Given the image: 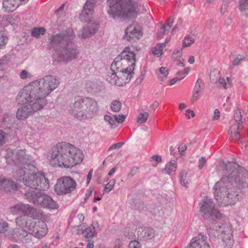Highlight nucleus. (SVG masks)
Masks as SVG:
<instances>
[{
  "label": "nucleus",
  "instance_id": "50",
  "mask_svg": "<svg viewBox=\"0 0 248 248\" xmlns=\"http://www.w3.org/2000/svg\"><path fill=\"white\" fill-rule=\"evenodd\" d=\"M127 248H141V246L139 241L133 240L130 242Z\"/></svg>",
  "mask_w": 248,
  "mask_h": 248
},
{
  "label": "nucleus",
  "instance_id": "33",
  "mask_svg": "<svg viewBox=\"0 0 248 248\" xmlns=\"http://www.w3.org/2000/svg\"><path fill=\"white\" fill-rule=\"evenodd\" d=\"M104 119L108 123L111 129H114L118 126L116 124V120L114 115L106 114L104 116Z\"/></svg>",
  "mask_w": 248,
  "mask_h": 248
},
{
  "label": "nucleus",
  "instance_id": "28",
  "mask_svg": "<svg viewBox=\"0 0 248 248\" xmlns=\"http://www.w3.org/2000/svg\"><path fill=\"white\" fill-rule=\"evenodd\" d=\"M177 168V163L175 160H170L165 165L164 171L166 173L171 175L175 174Z\"/></svg>",
  "mask_w": 248,
  "mask_h": 248
},
{
  "label": "nucleus",
  "instance_id": "25",
  "mask_svg": "<svg viewBox=\"0 0 248 248\" xmlns=\"http://www.w3.org/2000/svg\"><path fill=\"white\" fill-rule=\"evenodd\" d=\"M119 75L118 74V70L116 69L112 68V64L111 65V71L108 74V77L107 80L108 82L112 85H115L117 86H120L119 83Z\"/></svg>",
  "mask_w": 248,
  "mask_h": 248
},
{
  "label": "nucleus",
  "instance_id": "37",
  "mask_svg": "<svg viewBox=\"0 0 248 248\" xmlns=\"http://www.w3.org/2000/svg\"><path fill=\"white\" fill-rule=\"evenodd\" d=\"M218 82V83L225 89L229 88L232 86V80L229 77L227 78L226 79L220 78H219Z\"/></svg>",
  "mask_w": 248,
  "mask_h": 248
},
{
  "label": "nucleus",
  "instance_id": "23",
  "mask_svg": "<svg viewBox=\"0 0 248 248\" xmlns=\"http://www.w3.org/2000/svg\"><path fill=\"white\" fill-rule=\"evenodd\" d=\"M187 248H210V246L203 236L193 239Z\"/></svg>",
  "mask_w": 248,
  "mask_h": 248
},
{
  "label": "nucleus",
  "instance_id": "29",
  "mask_svg": "<svg viewBox=\"0 0 248 248\" xmlns=\"http://www.w3.org/2000/svg\"><path fill=\"white\" fill-rule=\"evenodd\" d=\"M12 115L9 113H5L0 116V122L1 123L0 126L2 127H9V124L12 122Z\"/></svg>",
  "mask_w": 248,
  "mask_h": 248
},
{
  "label": "nucleus",
  "instance_id": "10",
  "mask_svg": "<svg viewBox=\"0 0 248 248\" xmlns=\"http://www.w3.org/2000/svg\"><path fill=\"white\" fill-rule=\"evenodd\" d=\"M26 198L30 202L36 205L49 209H56L58 208L57 202L47 195L40 191H27L25 193Z\"/></svg>",
  "mask_w": 248,
  "mask_h": 248
},
{
  "label": "nucleus",
  "instance_id": "52",
  "mask_svg": "<svg viewBox=\"0 0 248 248\" xmlns=\"http://www.w3.org/2000/svg\"><path fill=\"white\" fill-rule=\"evenodd\" d=\"M116 120V124L122 123L124 122L125 116L124 115H114Z\"/></svg>",
  "mask_w": 248,
  "mask_h": 248
},
{
  "label": "nucleus",
  "instance_id": "61",
  "mask_svg": "<svg viewBox=\"0 0 248 248\" xmlns=\"http://www.w3.org/2000/svg\"><path fill=\"white\" fill-rule=\"evenodd\" d=\"M93 173V170H90L88 172V175H87V184H89V183L92 178Z\"/></svg>",
  "mask_w": 248,
  "mask_h": 248
},
{
  "label": "nucleus",
  "instance_id": "36",
  "mask_svg": "<svg viewBox=\"0 0 248 248\" xmlns=\"http://www.w3.org/2000/svg\"><path fill=\"white\" fill-rule=\"evenodd\" d=\"M165 46L166 44L165 43L158 44L153 48V54L157 57L161 56L163 53V48Z\"/></svg>",
  "mask_w": 248,
  "mask_h": 248
},
{
  "label": "nucleus",
  "instance_id": "22",
  "mask_svg": "<svg viewBox=\"0 0 248 248\" xmlns=\"http://www.w3.org/2000/svg\"><path fill=\"white\" fill-rule=\"evenodd\" d=\"M30 209V205L29 204L19 203L13 206L10 208V212L14 215L23 214L27 215Z\"/></svg>",
  "mask_w": 248,
  "mask_h": 248
},
{
  "label": "nucleus",
  "instance_id": "53",
  "mask_svg": "<svg viewBox=\"0 0 248 248\" xmlns=\"http://www.w3.org/2000/svg\"><path fill=\"white\" fill-rule=\"evenodd\" d=\"M124 144V142H120L117 143L116 144L112 145L111 146L109 147L108 150L109 151H112L113 150L118 149L121 148Z\"/></svg>",
  "mask_w": 248,
  "mask_h": 248
},
{
  "label": "nucleus",
  "instance_id": "32",
  "mask_svg": "<svg viewBox=\"0 0 248 248\" xmlns=\"http://www.w3.org/2000/svg\"><path fill=\"white\" fill-rule=\"evenodd\" d=\"M18 76L19 78L23 80H30L33 78L32 72L28 69L21 70Z\"/></svg>",
  "mask_w": 248,
  "mask_h": 248
},
{
  "label": "nucleus",
  "instance_id": "39",
  "mask_svg": "<svg viewBox=\"0 0 248 248\" xmlns=\"http://www.w3.org/2000/svg\"><path fill=\"white\" fill-rule=\"evenodd\" d=\"M122 107V104L118 100H113L111 104V109L113 112H118L120 110Z\"/></svg>",
  "mask_w": 248,
  "mask_h": 248
},
{
  "label": "nucleus",
  "instance_id": "57",
  "mask_svg": "<svg viewBox=\"0 0 248 248\" xmlns=\"http://www.w3.org/2000/svg\"><path fill=\"white\" fill-rule=\"evenodd\" d=\"M180 81H181V78H179L178 77H176L175 78L171 79L169 81V85L172 86L175 84L176 83L179 82Z\"/></svg>",
  "mask_w": 248,
  "mask_h": 248
},
{
  "label": "nucleus",
  "instance_id": "16",
  "mask_svg": "<svg viewBox=\"0 0 248 248\" xmlns=\"http://www.w3.org/2000/svg\"><path fill=\"white\" fill-rule=\"evenodd\" d=\"M47 231L46 224L44 221H39L34 225L29 227L28 233H31L36 237L40 238L45 236Z\"/></svg>",
  "mask_w": 248,
  "mask_h": 248
},
{
  "label": "nucleus",
  "instance_id": "30",
  "mask_svg": "<svg viewBox=\"0 0 248 248\" xmlns=\"http://www.w3.org/2000/svg\"><path fill=\"white\" fill-rule=\"evenodd\" d=\"M27 215L31 216V218L33 220L35 219H42L44 217V215L42 211L32 208L30 206L29 211Z\"/></svg>",
  "mask_w": 248,
  "mask_h": 248
},
{
  "label": "nucleus",
  "instance_id": "40",
  "mask_svg": "<svg viewBox=\"0 0 248 248\" xmlns=\"http://www.w3.org/2000/svg\"><path fill=\"white\" fill-rule=\"evenodd\" d=\"M195 41L194 38L191 35L185 37L183 41V46L187 47L191 45Z\"/></svg>",
  "mask_w": 248,
  "mask_h": 248
},
{
  "label": "nucleus",
  "instance_id": "42",
  "mask_svg": "<svg viewBox=\"0 0 248 248\" xmlns=\"http://www.w3.org/2000/svg\"><path fill=\"white\" fill-rule=\"evenodd\" d=\"M234 119L236 123V124L240 125H241L245 120L244 118H242L241 112L239 109L235 111L234 114Z\"/></svg>",
  "mask_w": 248,
  "mask_h": 248
},
{
  "label": "nucleus",
  "instance_id": "55",
  "mask_svg": "<svg viewBox=\"0 0 248 248\" xmlns=\"http://www.w3.org/2000/svg\"><path fill=\"white\" fill-rule=\"evenodd\" d=\"M185 115L186 118L189 119L191 117H194L195 116V113L193 110L188 109L186 111Z\"/></svg>",
  "mask_w": 248,
  "mask_h": 248
},
{
  "label": "nucleus",
  "instance_id": "54",
  "mask_svg": "<svg viewBox=\"0 0 248 248\" xmlns=\"http://www.w3.org/2000/svg\"><path fill=\"white\" fill-rule=\"evenodd\" d=\"M206 162V159L205 157H202L199 159V162H198V163H199L198 167H199V169L201 170L203 168Z\"/></svg>",
  "mask_w": 248,
  "mask_h": 248
},
{
  "label": "nucleus",
  "instance_id": "45",
  "mask_svg": "<svg viewBox=\"0 0 248 248\" xmlns=\"http://www.w3.org/2000/svg\"><path fill=\"white\" fill-rule=\"evenodd\" d=\"M95 231L92 229L91 227L86 228L83 232V233L86 237L88 239H92L93 236L95 234Z\"/></svg>",
  "mask_w": 248,
  "mask_h": 248
},
{
  "label": "nucleus",
  "instance_id": "2",
  "mask_svg": "<svg viewBox=\"0 0 248 248\" xmlns=\"http://www.w3.org/2000/svg\"><path fill=\"white\" fill-rule=\"evenodd\" d=\"M224 176L217 182L213 188L214 197L221 206L233 205L238 201L240 188L246 186L244 179L247 170L236 164L228 162L223 170Z\"/></svg>",
  "mask_w": 248,
  "mask_h": 248
},
{
  "label": "nucleus",
  "instance_id": "64",
  "mask_svg": "<svg viewBox=\"0 0 248 248\" xmlns=\"http://www.w3.org/2000/svg\"><path fill=\"white\" fill-rule=\"evenodd\" d=\"M153 160L156 161L157 162H160L161 161V157L158 155H155L152 156Z\"/></svg>",
  "mask_w": 248,
  "mask_h": 248
},
{
  "label": "nucleus",
  "instance_id": "18",
  "mask_svg": "<svg viewBox=\"0 0 248 248\" xmlns=\"http://www.w3.org/2000/svg\"><path fill=\"white\" fill-rule=\"evenodd\" d=\"M204 91V84L201 78H198L195 82L191 98V101L195 103L202 96Z\"/></svg>",
  "mask_w": 248,
  "mask_h": 248
},
{
  "label": "nucleus",
  "instance_id": "59",
  "mask_svg": "<svg viewBox=\"0 0 248 248\" xmlns=\"http://www.w3.org/2000/svg\"><path fill=\"white\" fill-rule=\"evenodd\" d=\"M6 63V60L4 58H1L0 59V72L2 71L4 69V65ZM1 76L0 75V78H1Z\"/></svg>",
  "mask_w": 248,
  "mask_h": 248
},
{
  "label": "nucleus",
  "instance_id": "62",
  "mask_svg": "<svg viewBox=\"0 0 248 248\" xmlns=\"http://www.w3.org/2000/svg\"><path fill=\"white\" fill-rule=\"evenodd\" d=\"M124 243L120 240L116 241V245L114 248H123Z\"/></svg>",
  "mask_w": 248,
  "mask_h": 248
},
{
  "label": "nucleus",
  "instance_id": "48",
  "mask_svg": "<svg viewBox=\"0 0 248 248\" xmlns=\"http://www.w3.org/2000/svg\"><path fill=\"white\" fill-rule=\"evenodd\" d=\"M190 71L189 67H186L183 70L180 71L178 72L177 74L178 76V78H181V80L185 78L188 74Z\"/></svg>",
  "mask_w": 248,
  "mask_h": 248
},
{
  "label": "nucleus",
  "instance_id": "8",
  "mask_svg": "<svg viewBox=\"0 0 248 248\" xmlns=\"http://www.w3.org/2000/svg\"><path fill=\"white\" fill-rule=\"evenodd\" d=\"M136 63V54L129 46L125 47L123 51L117 56L112 63V68L121 67L128 68L133 71Z\"/></svg>",
  "mask_w": 248,
  "mask_h": 248
},
{
  "label": "nucleus",
  "instance_id": "44",
  "mask_svg": "<svg viewBox=\"0 0 248 248\" xmlns=\"http://www.w3.org/2000/svg\"><path fill=\"white\" fill-rule=\"evenodd\" d=\"M182 55V48H177L174 50L171 58L174 61H177L181 59Z\"/></svg>",
  "mask_w": 248,
  "mask_h": 248
},
{
  "label": "nucleus",
  "instance_id": "26",
  "mask_svg": "<svg viewBox=\"0 0 248 248\" xmlns=\"http://www.w3.org/2000/svg\"><path fill=\"white\" fill-rule=\"evenodd\" d=\"M174 18L173 16L170 17L167 21V23L160 29V31L157 34V38L161 39L163 36L169 33L170 28L174 22Z\"/></svg>",
  "mask_w": 248,
  "mask_h": 248
},
{
  "label": "nucleus",
  "instance_id": "20",
  "mask_svg": "<svg viewBox=\"0 0 248 248\" xmlns=\"http://www.w3.org/2000/svg\"><path fill=\"white\" fill-rule=\"evenodd\" d=\"M118 70V74L119 75V83L120 86H124L130 80L133 71H130L128 68L121 67L119 69H116Z\"/></svg>",
  "mask_w": 248,
  "mask_h": 248
},
{
  "label": "nucleus",
  "instance_id": "47",
  "mask_svg": "<svg viewBox=\"0 0 248 248\" xmlns=\"http://www.w3.org/2000/svg\"><path fill=\"white\" fill-rule=\"evenodd\" d=\"M245 59V57L242 55H236L233 61H232V64L233 66H237L241 63V62Z\"/></svg>",
  "mask_w": 248,
  "mask_h": 248
},
{
  "label": "nucleus",
  "instance_id": "3",
  "mask_svg": "<svg viewBox=\"0 0 248 248\" xmlns=\"http://www.w3.org/2000/svg\"><path fill=\"white\" fill-rule=\"evenodd\" d=\"M29 157H26L24 150L13 151L10 149L7 150V162L10 163L12 160L16 168L14 177L17 180L22 181L25 185L32 188L28 191L48 189L49 186L48 180L43 173L38 171L33 165L27 163Z\"/></svg>",
  "mask_w": 248,
  "mask_h": 248
},
{
  "label": "nucleus",
  "instance_id": "46",
  "mask_svg": "<svg viewBox=\"0 0 248 248\" xmlns=\"http://www.w3.org/2000/svg\"><path fill=\"white\" fill-rule=\"evenodd\" d=\"M149 116V113L147 112L140 113L138 117L137 122L139 123L142 124L146 122Z\"/></svg>",
  "mask_w": 248,
  "mask_h": 248
},
{
  "label": "nucleus",
  "instance_id": "51",
  "mask_svg": "<svg viewBox=\"0 0 248 248\" xmlns=\"http://www.w3.org/2000/svg\"><path fill=\"white\" fill-rule=\"evenodd\" d=\"M6 136V133L3 130H0V146L5 143Z\"/></svg>",
  "mask_w": 248,
  "mask_h": 248
},
{
  "label": "nucleus",
  "instance_id": "4",
  "mask_svg": "<svg viewBox=\"0 0 248 248\" xmlns=\"http://www.w3.org/2000/svg\"><path fill=\"white\" fill-rule=\"evenodd\" d=\"M84 157L81 149L67 142L58 143L47 154L48 164L61 169H71L81 163Z\"/></svg>",
  "mask_w": 248,
  "mask_h": 248
},
{
  "label": "nucleus",
  "instance_id": "15",
  "mask_svg": "<svg viewBox=\"0 0 248 248\" xmlns=\"http://www.w3.org/2000/svg\"><path fill=\"white\" fill-rule=\"evenodd\" d=\"M221 238L225 248H232L233 244L232 238V230L231 225L228 223L221 227Z\"/></svg>",
  "mask_w": 248,
  "mask_h": 248
},
{
  "label": "nucleus",
  "instance_id": "21",
  "mask_svg": "<svg viewBox=\"0 0 248 248\" xmlns=\"http://www.w3.org/2000/svg\"><path fill=\"white\" fill-rule=\"evenodd\" d=\"M17 188L16 184L8 178L0 177V189L5 192H11Z\"/></svg>",
  "mask_w": 248,
  "mask_h": 248
},
{
  "label": "nucleus",
  "instance_id": "13",
  "mask_svg": "<svg viewBox=\"0 0 248 248\" xmlns=\"http://www.w3.org/2000/svg\"><path fill=\"white\" fill-rule=\"evenodd\" d=\"M136 230L137 234L140 235V237L148 239H151L155 236V232L153 229L151 228H143L138 226L136 225H130L126 228L125 235L129 238H132L135 235Z\"/></svg>",
  "mask_w": 248,
  "mask_h": 248
},
{
  "label": "nucleus",
  "instance_id": "35",
  "mask_svg": "<svg viewBox=\"0 0 248 248\" xmlns=\"http://www.w3.org/2000/svg\"><path fill=\"white\" fill-rule=\"evenodd\" d=\"M155 73L158 78H160L161 80H163L164 78L167 77L169 72L167 68L161 67L155 70Z\"/></svg>",
  "mask_w": 248,
  "mask_h": 248
},
{
  "label": "nucleus",
  "instance_id": "11",
  "mask_svg": "<svg viewBox=\"0 0 248 248\" xmlns=\"http://www.w3.org/2000/svg\"><path fill=\"white\" fill-rule=\"evenodd\" d=\"M77 183L69 176H62L59 178L54 186V190L60 195L70 194L76 189Z\"/></svg>",
  "mask_w": 248,
  "mask_h": 248
},
{
  "label": "nucleus",
  "instance_id": "49",
  "mask_svg": "<svg viewBox=\"0 0 248 248\" xmlns=\"http://www.w3.org/2000/svg\"><path fill=\"white\" fill-rule=\"evenodd\" d=\"M8 230V223L4 220L0 219V233L4 232Z\"/></svg>",
  "mask_w": 248,
  "mask_h": 248
},
{
  "label": "nucleus",
  "instance_id": "17",
  "mask_svg": "<svg viewBox=\"0 0 248 248\" xmlns=\"http://www.w3.org/2000/svg\"><path fill=\"white\" fill-rule=\"evenodd\" d=\"M125 36L127 40L139 39L142 36V32L140 26L131 25L125 31Z\"/></svg>",
  "mask_w": 248,
  "mask_h": 248
},
{
  "label": "nucleus",
  "instance_id": "24",
  "mask_svg": "<svg viewBox=\"0 0 248 248\" xmlns=\"http://www.w3.org/2000/svg\"><path fill=\"white\" fill-rule=\"evenodd\" d=\"M97 30L96 25L92 27H87L84 28L78 34V36L82 38H89L93 35Z\"/></svg>",
  "mask_w": 248,
  "mask_h": 248
},
{
  "label": "nucleus",
  "instance_id": "7",
  "mask_svg": "<svg viewBox=\"0 0 248 248\" xmlns=\"http://www.w3.org/2000/svg\"><path fill=\"white\" fill-rule=\"evenodd\" d=\"M108 13L114 19L133 18L137 16L135 4L130 0H108Z\"/></svg>",
  "mask_w": 248,
  "mask_h": 248
},
{
  "label": "nucleus",
  "instance_id": "1",
  "mask_svg": "<svg viewBox=\"0 0 248 248\" xmlns=\"http://www.w3.org/2000/svg\"><path fill=\"white\" fill-rule=\"evenodd\" d=\"M59 85L56 77L46 75L25 86L17 96L18 107L16 118L26 120L34 112L42 109L47 104L46 96Z\"/></svg>",
  "mask_w": 248,
  "mask_h": 248
},
{
  "label": "nucleus",
  "instance_id": "60",
  "mask_svg": "<svg viewBox=\"0 0 248 248\" xmlns=\"http://www.w3.org/2000/svg\"><path fill=\"white\" fill-rule=\"evenodd\" d=\"M186 149V146L185 144H182L180 145V146L178 147V151L180 153V154L182 155L183 152H184Z\"/></svg>",
  "mask_w": 248,
  "mask_h": 248
},
{
  "label": "nucleus",
  "instance_id": "27",
  "mask_svg": "<svg viewBox=\"0 0 248 248\" xmlns=\"http://www.w3.org/2000/svg\"><path fill=\"white\" fill-rule=\"evenodd\" d=\"M191 172L188 170H184L180 173V183L183 186H187L191 181Z\"/></svg>",
  "mask_w": 248,
  "mask_h": 248
},
{
  "label": "nucleus",
  "instance_id": "41",
  "mask_svg": "<svg viewBox=\"0 0 248 248\" xmlns=\"http://www.w3.org/2000/svg\"><path fill=\"white\" fill-rule=\"evenodd\" d=\"M45 30L44 28H34L31 31V34L36 38L40 37V35H44Z\"/></svg>",
  "mask_w": 248,
  "mask_h": 248
},
{
  "label": "nucleus",
  "instance_id": "6",
  "mask_svg": "<svg viewBox=\"0 0 248 248\" xmlns=\"http://www.w3.org/2000/svg\"><path fill=\"white\" fill-rule=\"evenodd\" d=\"M98 111V104L94 99L81 96L75 97L72 112L75 118L80 120H89L97 115Z\"/></svg>",
  "mask_w": 248,
  "mask_h": 248
},
{
  "label": "nucleus",
  "instance_id": "31",
  "mask_svg": "<svg viewBox=\"0 0 248 248\" xmlns=\"http://www.w3.org/2000/svg\"><path fill=\"white\" fill-rule=\"evenodd\" d=\"M240 124H234L231 126L229 130V133L231 138L234 140H238L239 138V132L238 130L240 127Z\"/></svg>",
  "mask_w": 248,
  "mask_h": 248
},
{
  "label": "nucleus",
  "instance_id": "5",
  "mask_svg": "<svg viewBox=\"0 0 248 248\" xmlns=\"http://www.w3.org/2000/svg\"><path fill=\"white\" fill-rule=\"evenodd\" d=\"M75 34L72 29L51 37L50 46L56 49L52 54L54 61L69 62L78 58L79 51L74 43Z\"/></svg>",
  "mask_w": 248,
  "mask_h": 248
},
{
  "label": "nucleus",
  "instance_id": "14",
  "mask_svg": "<svg viewBox=\"0 0 248 248\" xmlns=\"http://www.w3.org/2000/svg\"><path fill=\"white\" fill-rule=\"evenodd\" d=\"M96 0H87L79 18L81 21L90 22L93 18L94 15V8Z\"/></svg>",
  "mask_w": 248,
  "mask_h": 248
},
{
  "label": "nucleus",
  "instance_id": "43",
  "mask_svg": "<svg viewBox=\"0 0 248 248\" xmlns=\"http://www.w3.org/2000/svg\"><path fill=\"white\" fill-rule=\"evenodd\" d=\"M8 42V37L5 33L0 31V49H2Z\"/></svg>",
  "mask_w": 248,
  "mask_h": 248
},
{
  "label": "nucleus",
  "instance_id": "58",
  "mask_svg": "<svg viewBox=\"0 0 248 248\" xmlns=\"http://www.w3.org/2000/svg\"><path fill=\"white\" fill-rule=\"evenodd\" d=\"M220 117V112L217 109H216L214 110V115L213 116V119L216 120H218Z\"/></svg>",
  "mask_w": 248,
  "mask_h": 248
},
{
  "label": "nucleus",
  "instance_id": "34",
  "mask_svg": "<svg viewBox=\"0 0 248 248\" xmlns=\"http://www.w3.org/2000/svg\"><path fill=\"white\" fill-rule=\"evenodd\" d=\"M239 8L241 14L248 15V0H239Z\"/></svg>",
  "mask_w": 248,
  "mask_h": 248
},
{
  "label": "nucleus",
  "instance_id": "9",
  "mask_svg": "<svg viewBox=\"0 0 248 248\" xmlns=\"http://www.w3.org/2000/svg\"><path fill=\"white\" fill-rule=\"evenodd\" d=\"M200 211L203 217L209 221L221 220L223 218V215L216 208L212 199L205 198L199 203Z\"/></svg>",
  "mask_w": 248,
  "mask_h": 248
},
{
  "label": "nucleus",
  "instance_id": "12",
  "mask_svg": "<svg viewBox=\"0 0 248 248\" xmlns=\"http://www.w3.org/2000/svg\"><path fill=\"white\" fill-rule=\"evenodd\" d=\"M28 216L27 215H24L16 218V225L20 227L21 229H19L16 231H12L14 233L12 234V236H9L11 239L12 237L15 238L16 236L21 238L27 236L29 227L36 224V222Z\"/></svg>",
  "mask_w": 248,
  "mask_h": 248
},
{
  "label": "nucleus",
  "instance_id": "63",
  "mask_svg": "<svg viewBox=\"0 0 248 248\" xmlns=\"http://www.w3.org/2000/svg\"><path fill=\"white\" fill-rule=\"evenodd\" d=\"M94 244L93 241L92 239H88V244L86 248H93Z\"/></svg>",
  "mask_w": 248,
  "mask_h": 248
},
{
  "label": "nucleus",
  "instance_id": "56",
  "mask_svg": "<svg viewBox=\"0 0 248 248\" xmlns=\"http://www.w3.org/2000/svg\"><path fill=\"white\" fill-rule=\"evenodd\" d=\"M91 227L92 228L93 230L95 231V232L100 230L99 223L97 221H93L92 222V226Z\"/></svg>",
  "mask_w": 248,
  "mask_h": 248
},
{
  "label": "nucleus",
  "instance_id": "19",
  "mask_svg": "<svg viewBox=\"0 0 248 248\" xmlns=\"http://www.w3.org/2000/svg\"><path fill=\"white\" fill-rule=\"evenodd\" d=\"M29 0H3L2 2L3 9L5 12L15 11L20 4H25Z\"/></svg>",
  "mask_w": 248,
  "mask_h": 248
},
{
  "label": "nucleus",
  "instance_id": "38",
  "mask_svg": "<svg viewBox=\"0 0 248 248\" xmlns=\"http://www.w3.org/2000/svg\"><path fill=\"white\" fill-rule=\"evenodd\" d=\"M116 183V180L114 179L110 180L108 183L105 185L103 191L104 193L109 192L113 188Z\"/></svg>",
  "mask_w": 248,
  "mask_h": 248
}]
</instances>
